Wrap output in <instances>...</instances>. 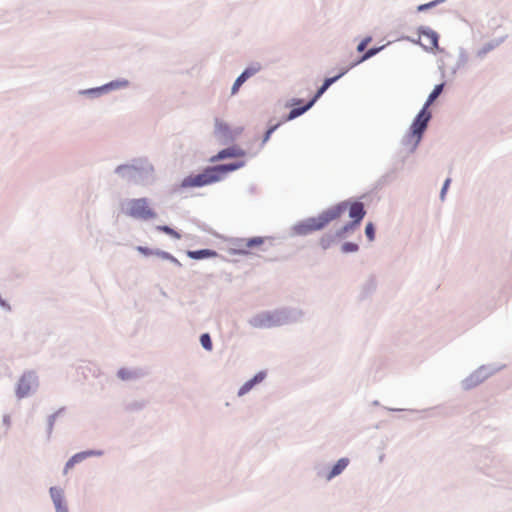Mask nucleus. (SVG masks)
<instances>
[{"label":"nucleus","mask_w":512,"mask_h":512,"mask_svg":"<svg viewBox=\"0 0 512 512\" xmlns=\"http://www.w3.org/2000/svg\"><path fill=\"white\" fill-rule=\"evenodd\" d=\"M96 453L94 451H85L80 452L72 456V458L66 463L64 473L66 474L69 469H71L76 463H79L86 459L87 457L93 456Z\"/></svg>","instance_id":"obj_14"},{"label":"nucleus","mask_w":512,"mask_h":512,"mask_svg":"<svg viewBox=\"0 0 512 512\" xmlns=\"http://www.w3.org/2000/svg\"><path fill=\"white\" fill-rule=\"evenodd\" d=\"M244 164H245L244 161H240V162H237V163L223 164V165L214 166V169H215L216 175L219 177V181H220V180L223 179L225 174H227L228 172L235 171V170L243 167Z\"/></svg>","instance_id":"obj_11"},{"label":"nucleus","mask_w":512,"mask_h":512,"mask_svg":"<svg viewBox=\"0 0 512 512\" xmlns=\"http://www.w3.org/2000/svg\"><path fill=\"white\" fill-rule=\"evenodd\" d=\"M358 250V245L352 242H347L342 245V251L344 253L356 252Z\"/></svg>","instance_id":"obj_24"},{"label":"nucleus","mask_w":512,"mask_h":512,"mask_svg":"<svg viewBox=\"0 0 512 512\" xmlns=\"http://www.w3.org/2000/svg\"><path fill=\"white\" fill-rule=\"evenodd\" d=\"M344 74H345V71H343L342 73H340L339 75H337L335 77L327 78L324 81L323 85L317 91L316 95L306 105H304V106H302L300 108H293L290 111V113H289V115L287 117V120H292V119L302 115L309 108H311L313 106V104L316 102V100L329 88V86L331 84H333L337 79H339Z\"/></svg>","instance_id":"obj_6"},{"label":"nucleus","mask_w":512,"mask_h":512,"mask_svg":"<svg viewBox=\"0 0 512 512\" xmlns=\"http://www.w3.org/2000/svg\"><path fill=\"white\" fill-rule=\"evenodd\" d=\"M57 512H68L66 507H61L57 509Z\"/></svg>","instance_id":"obj_35"},{"label":"nucleus","mask_w":512,"mask_h":512,"mask_svg":"<svg viewBox=\"0 0 512 512\" xmlns=\"http://www.w3.org/2000/svg\"><path fill=\"white\" fill-rule=\"evenodd\" d=\"M137 250H138L139 252L143 253L144 255H150V254H152V251H151L150 249H148V248H145V247H141V246H139V247L137 248Z\"/></svg>","instance_id":"obj_32"},{"label":"nucleus","mask_w":512,"mask_h":512,"mask_svg":"<svg viewBox=\"0 0 512 512\" xmlns=\"http://www.w3.org/2000/svg\"><path fill=\"white\" fill-rule=\"evenodd\" d=\"M419 44L426 50H434L438 47V35L430 29L419 30Z\"/></svg>","instance_id":"obj_9"},{"label":"nucleus","mask_w":512,"mask_h":512,"mask_svg":"<svg viewBox=\"0 0 512 512\" xmlns=\"http://www.w3.org/2000/svg\"><path fill=\"white\" fill-rule=\"evenodd\" d=\"M370 41H371V38H370V37H366L365 39H363V40L359 43V45L357 46V50H358L359 52H363V51L366 49L367 45L370 43Z\"/></svg>","instance_id":"obj_29"},{"label":"nucleus","mask_w":512,"mask_h":512,"mask_svg":"<svg viewBox=\"0 0 512 512\" xmlns=\"http://www.w3.org/2000/svg\"><path fill=\"white\" fill-rule=\"evenodd\" d=\"M264 242L262 237H254L247 240H242L239 246V253L246 254L248 253L247 249L260 246Z\"/></svg>","instance_id":"obj_12"},{"label":"nucleus","mask_w":512,"mask_h":512,"mask_svg":"<svg viewBox=\"0 0 512 512\" xmlns=\"http://www.w3.org/2000/svg\"><path fill=\"white\" fill-rule=\"evenodd\" d=\"M50 494H51L53 502H54V504L56 506V509L64 507L62 505L63 496H62V490L61 489H58L56 487H52V488H50Z\"/></svg>","instance_id":"obj_18"},{"label":"nucleus","mask_w":512,"mask_h":512,"mask_svg":"<svg viewBox=\"0 0 512 512\" xmlns=\"http://www.w3.org/2000/svg\"><path fill=\"white\" fill-rule=\"evenodd\" d=\"M187 255L191 259L199 260V259H203V258L215 257L217 255V253L213 250L202 249V250H197V251H188Z\"/></svg>","instance_id":"obj_16"},{"label":"nucleus","mask_w":512,"mask_h":512,"mask_svg":"<svg viewBox=\"0 0 512 512\" xmlns=\"http://www.w3.org/2000/svg\"><path fill=\"white\" fill-rule=\"evenodd\" d=\"M126 214L130 217L142 220L156 217L155 211L150 207L146 198L132 199L127 202Z\"/></svg>","instance_id":"obj_4"},{"label":"nucleus","mask_w":512,"mask_h":512,"mask_svg":"<svg viewBox=\"0 0 512 512\" xmlns=\"http://www.w3.org/2000/svg\"><path fill=\"white\" fill-rule=\"evenodd\" d=\"M37 387V377L32 372L25 373L17 387V395L19 397L27 396L33 389Z\"/></svg>","instance_id":"obj_8"},{"label":"nucleus","mask_w":512,"mask_h":512,"mask_svg":"<svg viewBox=\"0 0 512 512\" xmlns=\"http://www.w3.org/2000/svg\"><path fill=\"white\" fill-rule=\"evenodd\" d=\"M433 5H434V2L429 3V4H425V5H421V6H419V10H424V9H426L428 7L433 6Z\"/></svg>","instance_id":"obj_33"},{"label":"nucleus","mask_w":512,"mask_h":512,"mask_svg":"<svg viewBox=\"0 0 512 512\" xmlns=\"http://www.w3.org/2000/svg\"><path fill=\"white\" fill-rule=\"evenodd\" d=\"M430 119L431 113L428 110H426V108H422V110L414 119L410 127V132L407 135V140L409 143L412 144L413 148H415L421 141L422 134L426 130Z\"/></svg>","instance_id":"obj_3"},{"label":"nucleus","mask_w":512,"mask_h":512,"mask_svg":"<svg viewBox=\"0 0 512 512\" xmlns=\"http://www.w3.org/2000/svg\"><path fill=\"white\" fill-rule=\"evenodd\" d=\"M250 324L255 328H270L281 324V317L275 313H261L250 320Z\"/></svg>","instance_id":"obj_7"},{"label":"nucleus","mask_w":512,"mask_h":512,"mask_svg":"<svg viewBox=\"0 0 512 512\" xmlns=\"http://www.w3.org/2000/svg\"><path fill=\"white\" fill-rule=\"evenodd\" d=\"M260 70H261V65L259 63H255V64H252L251 66L247 67L242 72L241 75L244 76L245 79L247 80L248 78L252 77L253 75H255Z\"/></svg>","instance_id":"obj_19"},{"label":"nucleus","mask_w":512,"mask_h":512,"mask_svg":"<svg viewBox=\"0 0 512 512\" xmlns=\"http://www.w3.org/2000/svg\"><path fill=\"white\" fill-rule=\"evenodd\" d=\"M349 464L348 458H341L337 461V463L332 467L331 471L327 475V479L331 480L332 478L336 477L337 475L341 474L345 468Z\"/></svg>","instance_id":"obj_15"},{"label":"nucleus","mask_w":512,"mask_h":512,"mask_svg":"<svg viewBox=\"0 0 512 512\" xmlns=\"http://www.w3.org/2000/svg\"><path fill=\"white\" fill-rule=\"evenodd\" d=\"M334 242V237L333 236H324L320 239V246L323 248V249H328L332 243Z\"/></svg>","instance_id":"obj_23"},{"label":"nucleus","mask_w":512,"mask_h":512,"mask_svg":"<svg viewBox=\"0 0 512 512\" xmlns=\"http://www.w3.org/2000/svg\"><path fill=\"white\" fill-rule=\"evenodd\" d=\"M264 378H265V374L263 372H259L252 379H250L249 381L245 382L241 386V388L238 391V395L239 396H243L244 394L249 392L254 387L255 384L261 382Z\"/></svg>","instance_id":"obj_13"},{"label":"nucleus","mask_w":512,"mask_h":512,"mask_svg":"<svg viewBox=\"0 0 512 512\" xmlns=\"http://www.w3.org/2000/svg\"><path fill=\"white\" fill-rule=\"evenodd\" d=\"M449 184H450V179H447L445 181L444 186H443L442 191H441V198L442 199L444 198V195H445V193H446V191L448 189Z\"/></svg>","instance_id":"obj_31"},{"label":"nucleus","mask_w":512,"mask_h":512,"mask_svg":"<svg viewBox=\"0 0 512 512\" xmlns=\"http://www.w3.org/2000/svg\"><path fill=\"white\" fill-rule=\"evenodd\" d=\"M163 257L176 261V259L173 256L169 255L168 253H163Z\"/></svg>","instance_id":"obj_34"},{"label":"nucleus","mask_w":512,"mask_h":512,"mask_svg":"<svg viewBox=\"0 0 512 512\" xmlns=\"http://www.w3.org/2000/svg\"><path fill=\"white\" fill-rule=\"evenodd\" d=\"M216 134L220 138H229L230 133H229L228 126L224 123H220V122L217 123L216 124Z\"/></svg>","instance_id":"obj_20"},{"label":"nucleus","mask_w":512,"mask_h":512,"mask_svg":"<svg viewBox=\"0 0 512 512\" xmlns=\"http://www.w3.org/2000/svg\"><path fill=\"white\" fill-rule=\"evenodd\" d=\"M246 81L245 77L240 75L234 82L232 87V94H236L240 86Z\"/></svg>","instance_id":"obj_26"},{"label":"nucleus","mask_w":512,"mask_h":512,"mask_svg":"<svg viewBox=\"0 0 512 512\" xmlns=\"http://www.w3.org/2000/svg\"><path fill=\"white\" fill-rule=\"evenodd\" d=\"M116 172L128 179H142L153 173V166L147 161L136 160L132 164L118 166Z\"/></svg>","instance_id":"obj_2"},{"label":"nucleus","mask_w":512,"mask_h":512,"mask_svg":"<svg viewBox=\"0 0 512 512\" xmlns=\"http://www.w3.org/2000/svg\"><path fill=\"white\" fill-rule=\"evenodd\" d=\"M157 230L162 231L175 239L181 238V235L174 229L170 228L169 226H165V225L157 226Z\"/></svg>","instance_id":"obj_21"},{"label":"nucleus","mask_w":512,"mask_h":512,"mask_svg":"<svg viewBox=\"0 0 512 512\" xmlns=\"http://www.w3.org/2000/svg\"><path fill=\"white\" fill-rule=\"evenodd\" d=\"M277 126L278 125H275V126H273V127H271L270 129L267 130V132H266V134L264 136V139H263V143H266L269 140L271 134L274 132V130L277 128Z\"/></svg>","instance_id":"obj_30"},{"label":"nucleus","mask_w":512,"mask_h":512,"mask_svg":"<svg viewBox=\"0 0 512 512\" xmlns=\"http://www.w3.org/2000/svg\"><path fill=\"white\" fill-rule=\"evenodd\" d=\"M444 84L436 85L433 89V91L428 96V99L426 103L424 104L423 108H426L428 110L429 106L437 99V97L442 93Z\"/></svg>","instance_id":"obj_17"},{"label":"nucleus","mask_w":512,"mask_h":512,"mask_svg":"<svg viewBox=\"0 0 512 512\" xmlns=\"http://www.w3.org/2000/svg\"><path fill=\"white\" fill-rule=\"evenodd\" d=\"M346 211L352 219L351 223L344 225L336 232L337 237H343L345 234L352 232L360 224L366 212L361 202L343 201L319 214L317 217L309 218L294 227L298 235H307L317 230L323 229L330 222L339 219Z\"/></svg>","instance_id":"obj_1"},{"label":"nucleus","mask_w":512,"mask_h":512,"mask_svg":"<svg viewBox=\"0 0 512 512\" xmlns=\"http://www.w3.org/2000/svg\"><path fill=\"white\" fill-rule=\"evenodd\" d=\"M245 156V151L237 146L229 147L221 150L217 155L213 156L210 161L216 162L226 158H235Z\"/></svg>","instance_id":"obj_10"},{"label":"nucleus","mask_w":512,"mask_h":512,"mask_svg":"<svg viewBox=\"0 0 512 512\" xmlns=\"http://www.w3.org/2000/svg\"><path fill=\"white\" fill-rule=\"evenodd\" d=\"M365 234L369 241H373L375 238V229L372 223H368L365 227Z\"/></svg>","instance_id":"obj_25"},{"label":"nucleus","mask_w":512,"mask_h":512,"mask_svg":"<svg viewBox=\"0 0 512 512\" xmlns=\"http://www.w3.org/2000/svg\"><path fill=\"white\" fill-rule=\"evenodd\" d=\"M219 181L214 167L205 169L202 173L197 175H190L182 181L183 187H201Z\"/></svg>","instance_id":"obj_5"},{"label":"nucleus","mask_w":512,"mask_h":512,"mask_svg":"<svg viewBox=\"0 0 512 512\" xmlns=\"http://www.w3.org/2000/svg\"><path fill=\"white\" fill-rule=\"evenodd\" d=\"M378 51V48L369 49L358 62H362L369 59L370 57L374 56Z\"/></svg>","instance_id":"obj_27"},{"label":"nucleus","mask_w":512,"mask_h":512,"mask_svg":"<svg viewBox=\"0 0 512 512\" xmlns=\"http://www.w3.org/2000/svg\"><path fill=\"white\" fill-rule=\"evenodd\" d=\"M201 345L208 351L212 350V341L209 334H202L200 337Z\"/></svg>","instance_id":"obj_22"},{"label":"nucleus","mask_w":512,"mask_h":512,"mask_svg":"<svg viewBox=\"0 0 512 512\" xmlns=\"http://www.w3.org/2000/svg\"><path fill=\"white\" fill-rule=\"evenodd\" d=\"M118 376L122 379V380H128L132 377V372H130L129 370L127 369H120L118 371Z\"/></svg>","instance_id":"obj_28"}]
</instances>
